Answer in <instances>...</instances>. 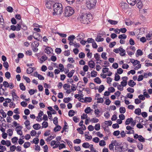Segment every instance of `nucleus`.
Wrapping results in <instances>:
<instances>
[{
  "label": "nucleus",
  "mask_w": 152,
  "mask_h": 152,
  "mask_svg": "<svg viewBox=\"0 0 152 152\" xmlns=\"http://www.w3.org/2000/svg\"><path fill=\"white\" fill-rule=\"evenodd\" d=\"M3 66L4 67H5L6 69L7 70L8 69V67H9V65L8 64V63L7 62H4L3 63Z\"/></svg>",
  "instance_id": "nucleus-48"
},
{
  "label": "nucleus",
  "mask_w": 152,
  "mask_h": 152,
  "mask_svg": "<svg viewBox=\"0 0 152 152\" xmlns=\"http://www.w3.org/2000/svg\"><path fill=\"white\" fill-rule=\"evenodd\" d=\"M136 83L132 80H130L128 82V85L131 87H133L134 86L136 85Z\"/></svg>",
  "instance_id": "nucleus-12"
},
{
  "label": "nucleus",
  "mask_w": 152,
  "mask_h": 152,
  "mask_svg": "<svg viewBox=\"0 0 152 152\" xmlns=\"http://www.w3.org/2000/svg\"><path fill=\"white\" fill-rule=\"evenodd\" d=\"M104 123L105 124L107 125L108 126H111L112 124V122L110 121H105Z\"/></svg>",
  "instance_id": "nucleus-49"
},
{
  "label": "nucleus",
  "mask_w": 152,
  "mask_h": 152,
  "mask_svg": "<svg viewBox=\"0 0 152 152\" xmlns=\"http://www.w3.org/2000/svg\"><path fill=\"white\" fill-rule=\"evenodd\" d=\"M99 121V119L96 118H94L91 119L90 121L92 123H96L98 122Z\"/></svg>",
  "instance_id": "nucleus-38"
},
{
  "label": "nucleus",
  "mask_w": 152,
  "mask_h": 152,
  "mask_svg": "<svg viewBox=\"0 0 152 152\" xmlns=\"http://www.w3.org/2000/svg\"><path fill=\"white\" fill-rule=\"evenodd\" d=\"M74 111L73 110H71L69 111L68 113V115L69 116L72 117L74 115Z\"/></svg>",
  "instance_id": "nucleus-37"
},
{
  "label": "nucleus",
  "mask_w": 152,
  "mask_h": 152,
  "mask_svg": "<svg viewBox=\"0 0 152 152\" xmlns=\"http://www.w3.org/2000/svg\"><path fill=\"white\" fill-rule=\"evenodd\" d=\"M94 82L97 84H100L101 81L100 78L98 77L95 78L94 79Z\"/></svg>",
  "instance_id": "nucleus-40"
},
{
  "label": "nucleus",
  "mask_w": 152,
  "mask_h": 152,
  "mask_svg": "<svg viewBox=\"0 0 152 152\" xmlns=\"http://www.w3.org/2000/svg\"><path fill=\"white\" fill-rule=\"evenodd\" d=\"M48 57L45 55L42 56L40 59V60L41 61L42 63L43 62L46 60L47 59Z\"/></svg>",
  "instance_id": "nucleus-25"
},
{
  "label": "nucleus",
  "mask_w": 152,
  "mask_h": 152,
  "mask_svg": "<svg viewBox=\"0 0 152 152\" xmlns=\"http://www.w3.org/2000/svg\"><path fill=\"white\" fill-rule=\"evenodd\" d=\"M89 69L88 66V65H84L83 67V69L84 72H86Z\"/></svg>",
  "instance_id": "nucleus-64"
},
{
  "label": "nucleus",
  "mask_w": 152,
  "mask_h": 152,
  "mask_svg": "<svg viewBox=\"0 0 152 152\" xmlns=\"http://www.w3.org/2000/svg\"><path fill=\"white\" fill-rule=\"evenodd\" d=\"M37 91V90L31 89L28 91L30 95H32L34 94L35 92Z\"/></svg>",
  "instance_id": "nucleus-36"
},
{
  "label": "nucleus",
  "mask_w": 152,
  "mask_h": 152,
  "mask_svg": "<svg viewBox=\"0 0 152 152\" xmlns=\"http://www.w3.org/2000/svg\"><path fill=\"white\" fill-rule=\"evenodd\" d=\"M33 128L35 130H38L40 129L41 126L39 124H34L33 126Z\"/></svg>",
  "instance_id": "nucleus-14"
},
{
  "label": "nucleus",
  "mask_w": 152,
  "mask_h": 152,
  "mask_svg": "<svg viewBox=\"0 0 152 152\" xmlns=\"http://www.w3.org/2000/svg\"><path fill=\"white\" fill-rule=\"evenodd\" d=\"M126 51L128 54L129 56H131L132 55H133L134 53V52H132L130 51V50H129V48H127L126 49Z\"/></svg>",
  "instance_id": "nucleus-21"
},
{
  "label": "nucleus",
  "mask_w": 152,
  "mask_h": 152,
  "mask_svg": "<svg viewBox=\"0 0 152 152\" xmlns=\"http://www.w3.org/2000/svg\"><path fill=\"white\" fill-rule=\"evenodd\" d=\"M93 110L92 109H91L90 107H87L85 110V112L87 113L88 114L91 112Z\"/></svg>",
  "instance_id": "nucleus-29"
},
{
  "label": "nucleus",
  "mask_w": 152,
  "mask_h": 152,
  "mask_svg": "<svg viewBox=\"0 0 152 152\" xmlns=\"http://www.w3.org/2000/svg\"><path fill=\"white\" fill-rule=\"evenodd\" d=\"M106 53L105 52H103L102 53L101 55V57L104 60H107V57L106 56Z\"/></svg>",
  "instance_id": "nucleus-50"
},
{
  "label": "nucleus",
  "mask_w": 152,
  "mask_h": 152,
  "mask_svg": "<svg viewBox=\"0 0 152 152\" xmlns=\"http://www.w3.org/2000/svg\"><path fill=\"white\" fill-rule=\"evenodd\" d=\"M123 80L121 82V85L123 86H125L127 84V80L128 79V78L126 77H122Z\"/></svg>",
  "instance_id": "nucleus-7"
},
{
  "label": "nucleus",
  "mask_w": 152,
  "mask_h": 152,
  "mask_svg": "<svg viewBox=\"0 0 152 152\" xmlns=\"http://www.w3.org/2000/svg\"><path fill=\"white\" fill-rule=\"evenodd\" d=\"M99 145L100 146H104L106 145L105 142L104 140H101L99 141Z\"/></svg>",
  "instance_id": "nucleus-47"
},
{
  "label": "nucleus",
  "mask_w": 152,
  "mask_h": 152,
  "mask_svg": "<svg viewBox=\"0 0 152 152\" xmlns=\"http://www.w3.org/2000/svg\"><path fill=\"white\" fill-rule=\"evenodd\" d=\"M104 87L103 85H101L99 87V88L98 89V91L99 93H101L104 89Z\"/></svg>",
  "instance_id": "nucleus-31"
},
{
  "label": "nucleus",
  "mask_w": 152,
  "mask_h": 152,
  "mask_svg": "<svg viewBox=\"0 0 152 152\" xmlns=\"http://www.w3.org/2000/svg\"><path fill=\"white\" fill-rule=\"evenodd\" d=\"M3 86L5 88H8L9 86V84L6 81H4L3 82Z\"/></svg>",
  "instance_id": "nucleus-53"
},
{
  "label": "nucleus",
  "mask_w": 152,
  "mask_h": 152,
  "mask_svg": "<svg viewBox=\"0 0 152 152\" xmlns=\"http://www.w3.org/2000/svg\"><path fill=\"white\" fill-rule=\"evenodd\" d=\"M95 114L97 117H99L100 116V115L99 114L100 111L99 109H95L94 111Z\"/></svg>",
  "instance_id": "nucleus-23"
},
{
  "label": "nucleus",
  "mask_w": 152,
  "mask_h": 152,
  "mask_svg": "<svg viewBox=\"0 0 152 152\" xmlns=\"http://www.w3.org/2000/svg\"><path fill=\"white\" fill-rule=\"evenodd\" d=\"M96 0H86V4L89 9L94 8L96 5Z\"/></svg>",
  "instance_id": "nucleus-4"
},
{
  "label": "nucleus",
  "mask_w": 152,
  "mask_h": 152,
  "mask_svg": "<svg viewBox=\"0 0 152 152\" xmlns=\"http://www.w3.org/2000/svg\"><path fill=\"white\" fill-rule=\"evenodd\" d=\"M5 77L7 79H9L11 77L10 73L9 72H7L5 74Z\"/></svg>",
  "instance_id": "nucleus-59"
},
{
  "label": "nucleus",
  "mask_w": 152,
  "mask_h": 152,
  "mask_svg": "<svg viewBox=\"0 0 152 152\" xmlns=\"http://www.w3.org/2000/svg\"><path fill=\"white\" fill-rule=\"evenodd\" d=\"M18 140V138L16 137H14L12 139V141L13 143H16Z\"/></svg>",
  "instance_id": "nucleus-60"
},
{
  "label": "nucleus",
  "mask_w": 152,
  "mask_h": 152,
  "mask_svg": "<svg viewBox=\"0 0 152 152\" xmlns=\"http://www.w3.org/2000/svg\"><path fill=\"white\" fill-rule=\"evenodd\" d=\"M88 65L90 68H93L95 67V63L94 61L91 60L88 62Z\"/></svg>",
  "instance_id": "nucleus-11"
},
{
  "label": "nucleus",
  "mask_w": 152,
  "mask_h": 152,
  "mask_svg": "<svg viewBox=\"0 0 152 152\" xmlns=\"http://www.w3.org/2000/svg\"><path fill=\"white\" fill-rule=\"evenodd\" d=\"M108 22L110 24L112 25H116L117 24L118 21L115 20H108Z\"/></svg>",
  "instance_id": "nucleus-26"
},
{
  "label": "nucleus",
  "mask_w": 152,
  "mask_h": 152,
  "mask_svg": "<svg viewBox=\"0 0 152 152\" xmlns=\"http://www.w3.org/2000/svg\"><path fill=\"white\" fill-rule=\"evenodd\" d=\"M31 145V143L29 142H25L23 145V146L24 148H27L29 147Z\"/></svg>",
  "instance_id": "nucleus-41"
},
{
  "label": "nucleus",
  "mask_w": 152,
  "mask_h": 152,
  "mask_svg": "<svg viewBox=\"0 0 152 152\" xmlns=\"http://www.w3.org/2000/svg\"><path fill=\"white\" fill-rule=\"evenodd\" d=\"M90 145L88 142H84L82 145L83 147L85 148H89Z\"/></svg>",
  "instance_id": "nucleus-28"
},
{
  "label": "nucleus",
  "mask_w": 152,
  "mask_h": 152,
  "mask_svg": "<svg viewBox=\"0 0 152 152\" xmlns=\"http://www.w3.org/2000/svg\"><path fill=\"white\" fill-rule=\"evenodd\" d=\"M11 94L12 97L13 98V100L14 99H17L19 98V97L15 93V90L14 89H13Z\"/></svg>",
  "instance_id": "nucleus-8"
},
{
  "label": "nucleus",
  "mask_w": 152,
  "mask_h": 152,
  "mask_svg": "<svg viewBox=\"0 0 152 152\" xmlns=\"http://www.w3.org/2000/svg\"><path fill=\"white\" fill-rule=\"evenodd\" d=\"M61 129V127L60 126L58 125L54 129V131L55 132H56L58 131H59Z\"/></svg>",
  "instance_id": "nucleus-43"
},
{
  "label": "nucleus",
  "mask_w": 152,
  "mask_h": 152,
  "mask_svg": "<svg viewBox=\"0 0 152 152\" xmlns=\"http://www.w3.org/2000/svg\"><path fill=\"white\" fill-rule=\"evenodd\" d=\"M133 121V119L132 118L127 119L125 122V124L127 125L129 124Z\"/></svg>",
  "instance_id": "nucleus-19"
},
{
  "label": "nucleus",
  "mask_w": 152,
  "mask_h": 152,
  "mask_svg": "<svg viewBox=\"0 0 152 152\" xmlns=\"http://www.w3.org/2000/svg\"><path fill=\"white\" fill-rule=\"evenodd\" d=\"M52 50V49L51 48L49 47H47L45 48V53L49 54L51 53L50 50Z\"/></svg>",
  "instance_id": "nucleus-16"
},
{
  "label": "nucleus",
  "mask_w": 152,
  "mask_h": 152,
  "mask_svg": "<svg viewBox=\"0 0 152 152\" xmlns=\"http://www.w3.org/2000/svg\"><path fill=\"white\" fill-rule=\"evenodd\" d=\"M92 18V16L91 14L86 13L81 15L79 19L82 23L87 24L90 22Z\"/></svg>",
  "instance_id": "nucleus-1"
},
{
  "label": "nucleus",
  "mask_w": 152,
  "mask_h": 152,
  "mask_svg": "<svg viewBox=\"0 0 152 152\" xmlns=\"http://www.w3.org/2000/svg\"><path fill=\"white\" fill-rule=\"evenodd\" d=\"M75 37L74 35H71L69 37L68 39L69 41H73L75 39Z\"/></svg>",
  "instance_id": "nucleus-56"
},
{
  "label": "nucleus",
  "mask_w": 152,
  "mask_h": 152,
  "mask_svg": "<svg viewBox=\"0 0 152 152\" xmlns=\"http://www.w3.org/2000/svg\"><path fill=\"white\" fill-rule=\"evenodd\" d=\"M94 57L96 59V61H98L99 60V59L100 58V55L98 53H96L94 54Z\"/></svg>",
  "instance_id": "nucleus-32"
},
{
  "label": "nucleus",
  "mask_w": 152,
  "mask_h": 152,
  "mask_svg": "<svg viewBox=\"0 0 152 152\" xmlns=\"http://www.w3.org/2000/svg\"><path fill=\"white\" fill-rule=\"evenodd\" d=\"M120 5L122 9H125L126 8L128 7L127 4L124 3H121Z\"/></svg>",
  "instance_id": "nucleus-20"
},
{
  "label": "nucleus",
  "mask_w": 152,
  "mask_h": 152,
  "mask_svg": "<svg viewBox=\"0 0 152 152\" xmlns=\"http://www.w3.org/2000/svg\"><path fill=\"white\" fill-rule=\"evenodd\" d=\"M137 2V3L136 6L138 8L140 9H141L143 6V4L142 3V1H138Z\"/></svg>",
  "instance_id": "nucleus-15"
},
{
  "label": "nucleus",
  "mask_w": 152,
  "mask_h": 152,
  "mask_svg": "<svg viewBox=\"0 0 152 152\" xmlns=\"http://www.w3.org/2000/svg\"><path fill=\"white\" fill-rule=\"evenodd\" d=\"M97 72L94 70H93L91 72V77H96L97 76Z\"/></svg>",
  "instance_id": "nucleus-34"
},
{
  "label": "nucleus",
  "mask_w": 152,
  "mask_h": 152,
  "mask_svg": "<svg viewBox=\"0 0 152 152\" xmlns=\"http://www.w3.org/2000/svg\"><path fill=\"white\" fill-rule=\"evenodd\" d=\"M127 36L125 34H122L120 35L118 37V38L119 39H125L126 38Z\"/></svg>",
  "instance_id": "nucleus-39"
},
{
  "label": "nucleus",
  "mask_w": 152,
  "mask_h": 152,
  "mask_svg": "<svg viewBox=\"0 0 152 152\" xmlns=\"http://www.w3.org/2000/svg\"><path fill=\"white\" fill-rule=\"evenodd\" d=\"M146 90L145 89L144 90V93H143V95L145 96L146 98H149L150 96L146 92Z\"/></svg>",
  "instance_id": "nucleus-61"
},
{
  "label": "nucleus",
  "mask_w": 152,
  "mask_h": 152,
  "mask_svg": "<svg viewBox=\"0 0 152 152\" xmlns=\"http://www.w3.org/2000/svg\"><path fill=\"white\" fill-rule=\"evenodd\" d=\"M59 68L61 71L63 72L64 71V67L63 65L62 64H59Z\"/></svg>",
  "instance_id": "nucleus-54"
},
{
  "label": "nucleus",
  "mask_w": 152,
  "mask_h": 152,
  "mask_svg": "<svg viewBox=\"0 0 152 152\" xmlns=\"http://www.w3.org/2000/svg\"><path fill=\"white\" fill-rule=\"evenodd\" d=\"M39 45V42L37 41H34L31 44V48L32 50L34 52H37L38 50V48H37Z\"/></svg>",
  "instance_id": "nucleus-5"
},
{
  "label": "nucleus",
  "mask_w": 152,
  "mask_h": 152,
  "mask_svg": "<svg viewBox=\"0 0 152 152\" xmlns=\"http://www.w3.org/2000/svg\"><path fill=\"white\" fill-rule=\"evenodd\" d=\"M85 54L83 52H81L79 54V57L80 58H83L85 57Z\"/></svg>",
  "instance_id": "nucleus-52"
},
{
  "label": "nucleus",
  "mask_w": 152,
  "mask_h": 152,
  "mask_svg": "<svg viewBox=\"0 0 152 152\" xmlns=\"http://www.w3.org/2000/svg\"><path fill=\"white\" fill-rule=\"evenodd\" d=\"M119 54L121 56H124L126 54L125 51L122 48L120 47Z\"/></svg>",
  "instance_id": "nucleus-9"
},
{
  "label": "nucleus",
  "mask_w": 152,
  "mask_h": 152,
  "mask_svg": "<svg viewBox=\"0 0 152 152\" xmlns=\"http://www.w3.org/2000/svg\"><path fill=\"white\" fill-rule=\"evenodd\" d=\"M120 78V76L117 74H115V80L116 81H118Z\"/></svg>",
  "instance_id": "nucleus-51"
},
{
  "label": "nucleus",
  "mask_w": 152,
  "mask_h": 152,
  "mask_svg": "<svg viewBox=\"0 0 152 152\" xmlns=\"http://www.w3.org/2000/svg\"><path fill=\"white\" fill-rule=\"evenodd\" d=\"M53 123L56 125H57L58 124V118L57 117H55L53 120Z\"/></svg>",
  "instance_id": "nucleus-63"
},
{
  "label": "nucleus",
  "mask_w": 152,
  "mask_h": 152,
  "mask_svg": "<svg viewBox=\"0 0 152 152\" xmlns=\"http://www.w3.org/2000/svg\"><path fill=\"white\" fill-rule=\"evenodd\" d=\"M42 128H46L48 126V123L47 122L44 121L42 124Z\"/></svg>",
  "instance_id": "nucleus-30"
},
{
  "label": "nucleus",
  "mask_w": 152,
  "mask_h": 152,
  "mask_svg": "<svg viewBox=\"0 0 152 152\" xmlns=\"http://www.w3.org/2000/svg\"><path fill=\"white\" fill-rule=\"evenodd\" d=\"M54 12L53 13V15H60L63 12L62 4L59 3H55L53 5Z\"/></svg>",
  "instance_id": "nucleus-2"
},
{
  "label": "nucleus",
  "mask_w": 152,
  "mask_h": 152,
  "mask_svg": "<svg viewBox=\"0 0 152 152\" xmlns=\"http://www.w3.org/2000/svg\"><path fill=\"white\" fill-rule=\"evenodd\" d=\"M74 12V10L72 7L67 6L65 8L64 14L65 16L69 17L72 15Z\"/></svg>",
  "instance_id": "nucleus-3"
},
{
  "label": "nucleus",
  "mask_w": 152,
  "mask_h": 152,
  "mask_svg": "<svg viewBox=\"0 0 152 152\" xmlns=\"http://www.w3.org/2000/svg\"><path fill=\"white\" fill-rule=\"evenodd\" d=\"M70 85L68 84H65L64 85L63 88L65 90L67 89L68 88H70Z\"/></svg>",
  "instance_id": "nucleus-45"
},
{
  "label": "nucleus",
  "mask_w": 152,
  "mask_h": 152,
  "mask_svg": "<svg viewBox=\"0 0 152 152\" xmlns=\"http://www.w3.org/2000/svg\"><path fill=\"white\" fill-rule=\"evenodd\" d=\"M24 124L25 125L26 127L29 130L31 129V126H30V122L28 120H26L24 122Z\"/></svg>",
  "instance_id": "nucleus-10"
},
{
  "label": "nucleus",
  "mask_w": 152,
  "mask_h": 152,
  "mask_svg": "<svg viewBox=\"0 0 152 152\" xmlns=\"http://www.w3.org/2000/svg\"><path fill=\"white\" fill-rule=\"evenodd\" d=\"M141 112V109L139 108L136 109L134 111L135 113L138 115H140Z\"/></svg>",
  "instance_id": "nucleus-27"
},
{
  "label": "nucleus",
  "mask_w": 152,
  "mask_h": 152,
  "mask_svg": "<svg viewBox=\"0 0 152 152\" xmlns=\"http://www.w3.org/2000/svg\"><path fill=\"white\" fill-rule=\"evenodd\" d=\"M33 68L34 67H29L27 70V73L28 74H30L34 71Z\"/></svg>",
  "instance_id": "nucleus-17"
},
{
  "label": "nucleus",
  "mask_w": 152,
  "mask_h": 152,
  "mask_svg": "<svg viewBox=\"0 0 152 152\" xmlns=\"http://www.w3.org/2000/svg\"><path fill=\"white\" fill-rule=\"evenodd\" d=\"M95 129L96 131L99 130L100 129V125L99 124H98L95 125Z\"/></svg>",
  "instance_id": "nucleus-55"
},
{
  "label": "nucleus",
  "mask_w": 152,
  "mask_h": 152,
  "mask_svg": "<svg viewBox=\"0 0 152 152\" xmlns=\"http://www.w3.org/2000/svg\"><path fill=\"white\" fill-rule=\"evenodd\" d=\"M142 55V52L141 50L138 49L136 53V55L137 56V55L141 56Z\"/></svg>",
  "instance_id": "nucleus-24"
},
{
  "label": "nucleus",
  "mask_w": 152,
  "mask_h": 152,
  "mask_svg": "<svg viewBox=\"0 0 152 152\" xmlns=\"http://www.w3.org/2000/svg\"><path fill=\"white\" fill-rule=\"evenodd\" d=\"M85 102H90L92 101V98L91 97H86L85 98Z\"/></svg>",
  "instance_id": "nucleus-58"
},
{
  "label": "nucleus",
  "mask_w": 152,
  "mask_h": 152,
  "mask_svg": "<svg viewBox=\"0 0 152 152\" xmlns=\"http://www.w3.org/2000/svg\"><path fill=\"white\" fill-rule=\"evenodd\" d=\"M104 39L103 38L101 37L100 36H98L95 39L98 42L103 41Z\"/></svg>",
  "instance_id": "nucleus-22"
},
{
  "label": "nucleus",
  "mask_w": 152,
  "mask_h": 152,
  "mask_svg": "<svg viewBox=\"0 0 152 152\" xmlns=\"http://www.w3.org/2000/svg\"><path fill=\"white\" fill-rule=\"evenodd\" d=\"M20 89L23 91H25L26 90V87L22 83L20 84Z\"/></svg>",
  "instance_id": "nucleus-44"
},
{
  "label": "nucleus",
  "mask_w": 152,
  "mask_h": 152,
  "mask_svg": "<svg viewBox=\"0 0 152 152\" xmlns=\"http://www.w3.org/2000/svg\"><path fill=\"white\" fill-rule=\"evenodd\" d=\"M21 28L24 31L26 30L28 28L27 26L24 23L21 24Z\"/></svg>",
  "instance_id": "nucleus-35"
},
{
  "label": "nucleus",
  "mask_w": 152,
  "mask_h": 152,
  "mask_svg": "<svg viewBox=\"0 0 152 152\" xmlns=\"http://www.w3.org/2000/svg\"><path fill=\"white\" fill-rule=\"evenodd\" d=\"M23 78L26 81L27 83H29L30 82V80L29 78L23 75Z\"/></svg>",
  "instance_id": "nucleus-46"
},
{
  "label": "nucleus",
  "mask_w": 152,
  "mask_h": 152,
  "mask_svg": "<svg viewBox=\"0 0 152 152\" xmlns=\"http://www.w3.org/2000/svg\"><path fill=\"white\" fill-rule=\"evenodd\" d=\"M55 52L57 54H60L61 52V49L60 48H57L55 49Z\"/></svg>",
  "instance_id": "nucleus-62"
},
{
  "label": "nucleus",
  "mask_w": 152,
  "mask_h": 152,
  "mask_svg": "<svg viewBox=\"0 0 152 152\" xmlns=\"http://www.w3.org/2000/svg\"><path fill=\"white\" fill-rule=\"evenodd\" d=\"M119 111L120 113H124L126 111L125 108L124 107H121L119 108Z\"/></svg>",
  "instance_id": "nucleus-33"
},
{
  "label": "nucleus",
  "mask_w": 152,
  "mask_h": 152,
  "mask_svg": "<svg viewBox=\"0 0 152 152\" xmlns=\"http://www.w3.org/2000/svg\"><path fill=\"white\" fill-rule=\"evenodd\" d=\"M33 37L38 41H42V37L37 32H35L33 34Z\"/></svg>",
  "instance_id": "nucleus-6"
},
{
  "label": "nucleus",
  "mask_w": 152,
  "mask_h": 152,
  "mask_svg": "<svg viewBox=\"0 0 152 152\" xmlns=\"http://www.w3.org/2000/svg\"><path fill=\"white\" fill-rule=\"evenodd\" d=\"M137 146L140 150H142L143 146L142 144L141 143H139L137 144Z\"/></svg>",
  "instance_id": "nucleus-57"
},
{
  "label": "nucleus",
  "mask_w": 152,
  "mask_h": 152,
  "mask_svg": "<svg viewBox=\"0 0 152 152\" xmlns=\"http://www.w3.org/2000/svg\"><path fill=\"white\" fill-rule=\"evenodd\" d=\"M128 4L132 6H134L136 3V0H127Z\"/></svg>",
  "instance_id": "nucleus-13"
},
{
  "label": "nucleus",
  "mask_w": 152,
  "mask_h": 152,
  "mask_svg": "<svg viewBox=\"0 0 152 152\" xmlns=\"http://www.w3.org/2000/svg\"><path fill=\"white\" fill-rule=\"evenodd\" d=\"M74 72V70H72L71 71H70V72H69L68 73L67 75V77L69 78L71 77L72 76Z\"/></svg>",
  "instance_id": "nucleus-18"
},
{
  "label": "nucleus",
  "mask_w": 152,
  "mask_h": 152,
  "mask_svg": "<svg viewBox=\"0 0 152 152\" xmlns=\"http://www.w3.org/2000/svg\"><path fill=\"white\" fill-rule=\"evenodd\" d=\"M138 140L141 142H145V139L141 135H139Z\"/></svg>",
  "instance_id": "nucleus-42"
}]
</instances>
